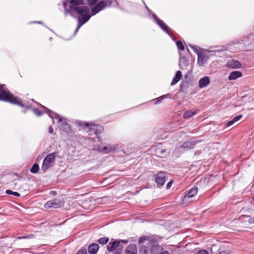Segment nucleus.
<instances>
[{"label":"nucleus","instance_id":"nucleus-39","mask_svg":"<svg viewBox=\"0 0 254 254\" xmlns=\"http://www.w3.org/2000/svg\"><path fill=\"white\" fill-rule=\"evenodd\" d=\"M172 184H173V181L171 180L167 185V187H166L167 189H169L171 187Z\"/></svg>","mask_w":254,"mask_h":254},{"label":"nucleus","instance_id":"nucleus-41","mask_svg":"<svg viewBox=\"0 0 254 254\" xmlns=\"http://www.w3.org/2000/svg\"><path fill=\"white\" fill-rule=\"evenodd\" d=\"M50 194L53 195V196H55L57 195V193L55 191H51L50 192Z\"/></svg>","mask_w":254,"mask_h":254},{"label":"nucleus","instance_id":"nucleus-31","mask_svg":"<svg viewBox=\"0 0 254 254\" xmlns=\"http://www.w3.org/2000/svg\"><path fill=\"white\" fill-rule=\"evenodd\" d=\"M164 99L163 95L162 96H161L157 98H156L155 99H154V100L156 101V102H155L154 104L155 105H157L158 104H159L160 103L162 102V101Z\"/></svg>","mask_w":254,"mask_h":254},{"label":"nucleus","instance_id":"nucleus-14","mask_svg":"<svg viewBox=\"0 0 254 254\" xmlns=\"http://www.w3.org/2000/svg\"><path fill=\"white\" fill-rule=\"evenodd\" d=\"M241 66L240 62L234 59L229 60L227 63V66L230 68H239Z\"/></svg>","mask_w":254,"mask_h":254},{"label":"nucleus","instance_id":"nucleus-35","mask_svg":"<svg viewBox=\"0 0 254 254\" xmlns=\"http://www.w3.org/2000/svg\"><path fill=\"white\" fill-rule=\"evenodd\" d=\"M76 254H87V251L85 249H81Z\"/></svg>","mask_w":254,"mask_h":254},{"label":"nucleus","instance_id":"nucleus-37","mask_svg":"<svg viewBox=\"0 0 254 254\" xmlns=\"http://www.w3.org/2000/svg\"><path fill=\"white\" fill-rule=\"evenodd\" d=\"M197 254H208L207 251L204 250H200Z\"/></svg>","mask_w":254,"mask_h":254},{"label":"nucleus","instance_id":"nucleus-27","mask_svg":"<svg viewBox=\"0 0 254 254\" xmlns=\"http://www.w3.org/2000/svg\"><path fill=\"white\" fill-rule=\"evenodd\" d=\"M39 165L35 163L34 164L32 168H31L30 169V172L32 173H36L38 172V171H39Z\"/></svg>","mask_w":254,"mask_h":254},{"label":"nucleus","instance_id":"nucleus-38","mask_svg":"<svg viewBox=\"0 0 254 254\" xmlns=\"http://www.w3.org/2000/svg\"><path fill=\"white\" fill-rule=\"evenodd\" d=\"M164 99L166 98H170L172 97V94L170 93H168L165 95H163Z\"/></svg>","mask_w":254,"mask_h":254},{"label":"nucleus","instance_id":"nucleus-26","mask_svg":"<svg viewBox=\"0 0 254 254\" xmlns=\"http://www.w3.org/2000/svg\"><path fill=\"white\" fill-rule=\"evenodd\" d=\"M109 241V239L107 237H102L99 239L97 242L101 245L106 244Z\"/></svg>","mask_w":254,"mask_h":254},{"label":"nucleus","instance_id":"nucleus-1","mask_svg":"<svg viewBox=\"0 0 254 254\" xmlns=\"http://www.w3.org/2000/svg\"><path fill=\"white\" fill-rule=\"evenodd\" d=\"M69 2V10L66 9L65 3H64L65 13H68L72 15V12H75L82 17L81 18H78V26L75 31V33H76L80 27L88 21L91 15L89 14V8L83 5L82 0H70Z\"/></svg>","mask_w":254,"mask_h":254},{"label":"nucleus","instance_id":"nucleus-40","mask_svg":"<svg viewBox=\"0 0 254 254\" xmlns=\"http://www.w3.org/2000/svg\"><path fill=\"white\" fill-rule=\"evenodd\" d=\"M48 131L49 133L52 134L53 133V129L51 126H50L48 128Z\"/></svg>","mask_w":254,"mask_h":254},{"label":"nucleus","instance_id":"nucleus-48","mask_svg":"<svg viewBox=\"0 0 254 254\" xmlns=\"http://www.w3.org/2000/svg\"><path fill=\"white\" fill-rule=\"evenodd\" d=\"M139 242H141V238H140V240H139Z\"/></svg>","mask_w":254,"mask_h":254},{"label":"nucleus","instance_id":"nucleus-30","mask_svg":"<svg viewBox=\"0 0 254 254\" xmlns=\"http://www.w3.org/2000/svg\"><path fill=\"white\" fill-rule=\"evenodd\" d=\"M5 192L7 194H12L17 197H19L20 196V194L19 193L17 192L12 191L11 190H6Z\"/></svg>","mask_w":254,"mask_h":254},{"label":"nucleus","instance_id":"nucleus-3","mask_svg":"<svg viewBox=\"0 0 254 254\" xmlns=\"http://www.w3.org/2000/svg\"><path fill=\"white\" fill-rule=\"evenodd\" d=\"M41 107L46 110V113L51 119L53 120L54 119H57L58 123H61L60 128L63 131L65 132H69L70 131V127L65 119H62L58 114L52 112L43 106H41Z\"/></svg>","mask_w":254,"mask_h":254},{"label":"nucleus","instance_id":"nucleus-9","mask_svg":"<svg viewBox=\"0 0 254 254\" xmlns=\"http://www.w3.org/2000/svg\"><path fill=\"white\" fill-rule=\"evenodd\" d=\"M152 16L155 23L162 29L163 31L171 37V34L170 32V28L162 20L160 19L154 13H152Z\"/></svg>","mask_w":254,"mask_h":254},{"label":"nucleus","instance_id":"nucleus-15","mask_svg":"<svg viewBox=\"0 0 254 254\" xmlns=\"http://www.w3.org/2000/svg\"><path fill=\"white\" fill-rule=\"evenodd\" d=\"M229 252L221 249L216 245H213L211 248V254H229Z\"/></svg>","mask_w":254,"mask_h":254},{"label":"nucleus","instance_id":"nucleus-10","mask_svg":"<svg viewBox=\"0 0 254 254\" xmlns=\"http://www.w3.org/2000/svg\"><path fill=\"white\" fill-rule=\"evenodd\" d=\"M239 42L240 44L245 45H252L254 47V34H251L248 36L242 38Z\"/></svg>","mask_w":254,"mask_h":254},{"label":"nucleus","instance_id":"nucleus-11","mask_svg":"<svg viewBox=\"0 0 254 254\" xmlns=\"http://www.w3.org/2000/svg\"><path fill=\"white\" fill-rule=\"evenodd\" d=\"M119 147V145L118 144H111L108 146H105L104 147H100L99 148V150L101 152H104L105 153H108L111 152L116 151Z\"/></svg>","mask_w":254,"mask_h":254},{"label":"nucleus","instance_id":"nucleus-4","mask_svg":"<svg viewBox=\"0 0 254 254\" xmlns=\"http://www.w3.org/2000/svg\"><path fill=\"white\" fill-rule=\"evenodd\" d=\"M114 1H116V0H102L92 8V15H95L106 7L111 6Z\"/></svg>","mask_w":254,"mask_h":254},{"label":"nucleus","instance_id":"nucleus-16","mask_svg":"<svg viewBox=\"0 0 254 254\" xmlns=\"http://www.w3.org/2000/svg\"><path fill=\"white\" fill-rule=\"evenodd\" d=\"M210 83V79L208 76H204L200 78L198 82V86L200 88L206 87Z\"/></svg>","mask_w":254,"mask_h":254},{"label":"nucleus","instance_id":"nucleus-33","mask_svg":"<svg viewBox=\"0 0 254 254\" xmlns=\"http://www.w3.org/2000/svg\"><path fill=\"white\" fill-rule=\"evenodd\" d=\"M87 1L89 5H93L96 3L97 0H87Z\"/></svg>","mask_w":254,"mask_h":254},{"label":"nucleus","instance_id":"nucleus-49","mask_svg":"<svg viewBox=\"0 0 254 254\" xmlns=\"http://www.w3.org/2000/svg\"><path fill=\"white\" fill-rule=\"evenodd\" d=\"M253 200L254 201V197H253Z\"/></svg>","mask_w":254,"mask_h":254},{"label":"nucleus","instance_id":"nucleus-8","mask_svg":"<svg viewBox=\"0 0 254 254\" xmlns=\"http://www.w3.org/2000/svg\"><path fill=\"white\" fill-rule=\"evenodd\" d=\"M64 200L58 198H55L47 201L44 204V208L49 209L51 208H59L64 206Z\"/></svg>","mask_w":254,"mask_h":254},{"label":"nucleus","instance_id":"nucleus-42","mask_svg":"<svg viewBox=\"0 0 254 254\" xmlns=\"http://www.w3.org/2000/svg\"><path fill=\"white\" fill-rule=\"evenodd\" d=\"M249 222L250 223H254V217L250 219Z\"/></svg>","mask_w":254,"mask_h":254},{"label":"nucleus","instance_id":"nucleus-6","mask_svg":"<svg viewBox=\"0 0 254 254\" xmlns=\"http://www.w3.org/2000/svg\"><path fill=\"white\" fill-rule=\"evenodd\" d=\"M57 154V152L51 153L44 158L41 166L42 171L45 172L51 166V163L55 161Z\"/></svg>","mask_w":254,"mask_h":254},{"label":"nucleus","instance_id":"nucleus-23","mask_svg":"<svg viewBox=\"0 0 254 254\" xmlns=\"http://www.w3.org/2000/svg\"><path fill=\"white\" fill-rule=\"evenodd\" d=\"M179 62V65L182 69L185 68L188 64V61L185 57H180Z\"/></svg>","mask_w":254,"mask_h":254},{"label":"nucleus","instance_id":"nucleus-13","mask_svg":"<svg viewBox=\"0 0 254 254\" xmlns=\"http://www.w3.org/2000/svg\"><path fill=\"white\" fill-rule=\"evenodd\" d=\"M155 182L157 184L158 186H163L165 182V176L164 173L160 172L155 175Z\"/></svg>","mask_w":254,"mask_h":254},{"label":"nucleus","instance_id":"nucleus-18","mask_svg":"<svg viewBox=\"0 0 254 254\" xmlns=\"http://www.w3.org/2000/svg\"><path fill=\"white\" fill-rule=\"evenodd\" d=\"M197 63L199 65H202L207 62L208 57L204 54L200 53L197 55Z\"/></svg>","mask_w":254,"mask_h":254},{"label":"nucleus","instance_id":"nucleus-29","mask_svg":"<svg viewBox=\"0 0 254 254\" xmlns=\"http://www.w3.org/2000/svg\"><path fill=\"white\" fill-rule=\"evenodd\" d=\"M176 45L179 50L181 51H184L185 50V47L181 41H178L176 42Z\"/></svg>","mask_w":254,"mask_h":254},{"label":"nucleus","instance_id":"nucleus-12","mask_svg":"<svg viewBox=\"0 0 254 254\" xmlns=\"http://www.w3.org/2000/svg\"><path fill=\"white\" fill-rule=\"evenodd\" d=\"M198 141L194 140L193 139H189L184 142L181 145V148L189 150L194 147V146L198 142Z\"/></svg>","mask_w":254,"mask_h":254},{"label":"nucleus","instance_id":"nucleus-32","mask_svg":"<svg viewBox=\"0 0 254 254\" xmlns=\"http://www.w3.org/2000/svg\"><path fill=\"white\" fill-rule=\"evenodd\" d=\"M32 111L37 116H40L43 114V112L37 108L33 109Z\"/></svg>","mask_w":254,"mask_h":254},{"label":"nucleus","instance_id":"nucleus-36","mask_svg":"<svg viewBox=\"0 0 254 254\" xmlns=\"http://www.w3.org/2000/svg\"><path fill=\"white\" fill-rule=\"evenodd\" d=\"M140 251L144 253V254H147V248L145 246H142L140 249Z\"/></svg>","mask_w":254,"mask_h":254},{"label":"nucleus","instance_id":"nucleus-34","mask_svg":"<svg viewBox=\"0 0 254 254\" xmlns=\"http://www.w3.org/2000/svg\"><path fill=\"white\" fill-rule=\"evenodd\" d=\"M189 46L194 51V52L198 55V54H200L199 52L197 50V48L194 47L192 45H189Z\"/></svg>","mask_w":254,"mask_h":254},{"label":"nucleus","instance_id":"nucleus-43","mask_svg":"<svg viewBox=\"0 0 254 254\" xmlns=\"http://www.w3.org/2000/svg\"><path fill=\"white\" fill-rule=\"evenodd\" d=\"M160 254H169V253L167 251H163L162 253H161Z\"/></svg>","mask_w":254,"mask_h":254},{"label":"nucleus","instance_id":"nucleus-2","mask_svg":"<svg viewBox=\"0 0 254 254\" xmlns=\"http://www.w3.org/2000/svg\"><path fill=\"white\" fill-rule=\"evenodd\" d=\"M0 100L9 102L13 104L24 107L23 104L19 101L17 97H14L8 91L5 90L3 86L0 84Z\"/></svg>","mask_w":254,"mask_h":254},{"label":"nucleus","instance_id":"nucleus-44","mask_svg":"<svg viewBox=\"0 0 254 254\" xmlns=\"http://www.w3.org/2000/svg\"><path fill=\"white\" fill-rule=\"evenodd\" d=\"M145 7L146 8V9L148 10V12L150 13V12H151V10L148 8V7H147V5H145Z\"/></svg>","mask_w":254,"mask_h":254},{"label":"nucleus","instance_id":"nucleus-24","mask_svg":"<svg viewBox=\"0 0 254 254\" xmlns=\"http://www.w3.org/2000/svg\"><path fill=\"white\" fill-rule=\"evenodd\" d=\"M196 113V111H193L191 110H187L185 111L183 117L185 119H189L195 115Z\"/></svg>","mask_w":254,"mask_h":254},{"label":"nucleus","instance_id":"nucleus-46","mask_svg":"<svg viewBox=\"0 0 254 254\" xmlns=\"http://www.w3.org/2000/svg\"><path fill=\"white\" fill-rule=\"evenodd\" d=\"M34 23H42V22L41 21H35V22H34Z\"/></svg>","mask_w":254,"mask_h":254},{"label":"nucleus","instance_id":"nucleus-21","mask_svg":"<svg viewBox=\"0 0 254 254\" xmlns=\"http://www.w3.org/2000/svg\"><path fill=\"white\" fill-rule=\"evenodd\" d=\"M242 73L239 71H233L230 73L228 76V79L230 80H236L237 78L241 77Z\"/></svg>","mask_w":254,"mask_h":254},{"label":"nucleus","instance_id":"nucleus-20","mask_svg":"<svg viewBox=\"0 0 254 254\" xmlns=\"http://www.w3.org/2000/svg\"><path fill=\"white\" fill-rule=\"evenodd\" d=\"M126 254H137L136 246L134 244L128 246L126 250Z\"/></svg>","mask_w":254,"mask_h":254},{"label":"nucleus","instance_id":"nucleus-17","mask_svg":"<svg viewBox=\"0 0 254 254\" xmlns=\"http://www.w3.org/2000/svg\"><path fill=\"white\" fill-rule=\"evenodd\" d=\"M198 192V190L196 187L192 188L190 190L185 194L184 197V200H187L188 199L191 198L195 196Z\"/></svg>","mask_w":254,"mask_h":254},{"label":"nucleus","instance_id":"nucleus-25","mask_svg":"<svg viewBox=\"0 0 254 254\" xmlns=\"http://www.w3.org/2000/svg\"><path fill=\"white\" fill-rule=\"evenodd\" d=\"M243 116L241 115H239L235 117H234L231 121L228 122L227 123V126H231L233 125L234 123L239 121L242 118Z\"/></svg>","mask_w":254,"mask_h":254},{"label":"nucleus","instance_id":"nucleus-5","mask_svg":"<svg viewBox=\"0 0 254 254\" xmlns=\"http://www.w3.org/2000/svg\"><path fill=\"white\" fill-rule=\"evenodd\" d=\"M80 126H83V127L89 128L91 133H95L97 135V137L99 138L97 134L101 132L103 130V127L100 125L89 124L88 123L84 122L82 124H80Z\"/></svg>","mask_w":254,"mask_h":254},{"label":"nucleus","instance_id":"nucleus-19","mask_svg":"<svg viewBox=\"0 0 254 254\" xmlns=\"http://www.w3.org/2000/svg\"><path fill=\"white\" fill-rule=\"evenodd\" d=\"M99 246L96 243L90 244L88 247V251L89 254H96L98 251Z\"/></svg>","mask_w":254,"mask_h":254},{"label":"nucleus","instance_id":"nucleus-7","mask_svg":"<svg viewBox=\"0 0 254 254\" xmlns=\"http://www.w3.org/2000/svg\"><path fill=\"white\" fill-rule=\"evenodd\" d=\"M121 241L114 240L109 243L107 245V249L109 252L116 251V254H120L123 248L121 245Z\"/></svg>","mask_w":254,"mask_h":254},{"label":"nucleus","instance_id":"nucleus-28","mask_svg":"<svg viewBox=\"0 0 254 254\" xmlns=\"http://www.w3.org/2000/svg\"><path fill=\"white\" fill-rule=\"evenodd\" d=\"M34 238V235L33 234H30L28 235H25L23 236H19L17 237V239H32Z\"/></svg>","mask_w":254,"mask_h":254},{"label":"nucleus","instance_id":"nucleus-45","mask_svg":"<svg viewBox=\"0 0 254 254\" xmlns=\"http://www.w3.org/2000/svg\"><path fill=\"white\" fill-rule=\"evenodd\" d=\"M214 52H222L223 51V50H215V51H213Z\"/></svg>","mask_w":254,"mask_h":254},{"label":"nucleus","instance_id":"nucleus-22","mask_svg":"<svg viewBox=\"0 0 254 254\" xmlns=\"http://www.w3.org/2000/svg\"><path fill=\"white\" fill-rule=\"evenodd\" d=\"M182 77V74L180 70H178L176 72L173 80L171 83V85H174L177 82H178Z\"/></svg>","mask_w":254,"mask_h":254},{"label":"nucleus","instance_id":"nucleus-47","mask_svg":"<svg viewBox=\"0 0 254 254\" xmlns=\"http://www.w3.org/2000/svg\"><path fill=\"white\" fill-rule=\"evenodd\" d=\"M165 151V150H162V151H161V153H163V152H164Z\"/></svg>","mask_w":254,"mask_h":254}]
</instances>
